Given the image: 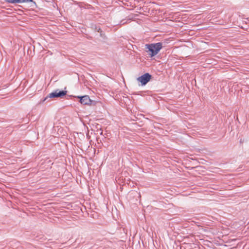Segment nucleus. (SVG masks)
Returning <instances> with one entry per match:
<instances>
[{
    "mask_svg": "<svg viewBox=\"0 0 249 249\" xmlns=\"http://www.w3.org/2000/svg\"><path fill=\"white\" fill-rule=\"evenodd\" d=\"M97 31L98 32L100 33L102 32V31L100 28H99L98 29L97 28Z\"/></svg>",
    "mask_w": 249,
    "mask_h": 249,
    "instance_id": "6",
    "label": "nucleus"
},
{
    "mask_svg": "<svg viewBox=\"0 0 249 249\" xmlns=\"http://www.w3.org/2000/svg\"><path fill=\"white\" fill-rule=\"evenodd\" d=\"M122 22H123V21H121V23H122V24H124V22L122 23Z\"/></svg>",
    "mask_w": 249,
    "mask_h": 249,
    "instance_id": "7",
    "label": "nucleus"
},
{
    "mask_svg": "<svg viewBox=\"0 0 249 249\" xmlns=\"http://www.w3.org/2000/svg\"><path fill=\"white\" fill-rule=\"evenodd\" d=\"M67 94V91L65 90H59V89L55 90L53 92L50 93L44 99L47 100L48 98H58L62 97Z\"/></svg>",
    "mask_w": 249,
    "mask_h": 249,
    "instance_id": "2",
    "label": "nucleus"
},
{
    "mask_svg": "<svg viewBox=\"0 0 249 249\" xmlns=\"http://www.w3.org/2000/svg\"><path fill=\"white\" fill-rule=\"evenodd\" d=\"M162 43L158 42L156 43H152L146 44L145 45L146 49H148L147 52H150L151 56H154L157 54L160 49L163 47Z\"/></svg>",
    "mask_w": 249,
    "mask_h": 249,
    "instance_id": "1",
    "label": "nucleus"
},
{
    "mask_svg": "<svg viewBox=\"0 0 249 249\" xmlns=\"http://www.w3.org/2000/svg\"><path fill=\"white\" fill-rule=\"evenodd\" d=\"M5 1L10 3H19L23 2H32L35 3L33 0H5Z\"/></svg>",
    "mask_w": 249,
    "mask_h": 249,
    "instance_id": "5",
    "label": "nucleus"
},
{
    "mask_svg": "<svg viewBox=\"0 0 249 249\" xmlns=\"http://www.w3.org/2000/svg\"><path fill=\"white\" fill-rule=\"evenodd\" d=\"M151 75L148 73H146L141 76L137 78V80L141 83L142 85L143 86L146 85L150 80Z\"/></svg>",
    "mask_w": 249,
    "mask_h": 249,
    "instance_id": "3",
    "label": "nucleus"
},
{
    "mask_svg": "<svg viewBox=\"0 0 249 249\" xmlns=\"http://www.w3.org/2000/svg\"><path fill=\"white\" fill-rule=\"evenodd\" d=\"M77 98H80V102L83 105H90L91 103V100L88 95L77 96Z\"/></svg>",
    "mask_w": 249,
    "mask_h": 249,
    "instance_id": "4",
    "label": "nucleus"
}]
</instances>
